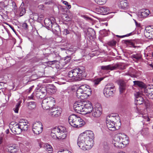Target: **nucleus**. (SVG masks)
Segmentation results:
<instances>
[{
	"label": "nucleus",
	"mask_w": 153,
	"mask_h": 153,
	"mask_svg": "<svg viewBox=\"0 0 153 153\" xmlns=\"http://www.w3.org/2000/svg\"><path fill=\"white\" fill-rule=\"evenodd\" d=\"M94 134L90 130L86 131L79 135L77 144L78 146L83 150L90 149L93 146Z\"/></svg>",
	"instance_id": "f257e3e1"
},
{
	"label": "nucleus",
	"mask_w": 153,
	"mask_h": 153,
	"mask_svg": "<svg viewBox=\"0 0 153 153\" xmlns=\"http://www.w3.org/2000/svg\"><path fill=\"white\" fill-rule=\"evenodd\" d=\"M112 143L114 146L123 148L128 143V137L124 133H118L114 136Z\"/></svg>",
	"instance_id": "f03ea898"
},
{
	"label": "nucleus",
	"mask_w": 153,
	"mask_h": 153,
	"mask_svg": "<svg viewBox=\"0 0 153 153\" xmlns=\"http://www.w3.org/2000/svg\"><path fill=\"white\" fill-rule=\"evenodd\" d=\"M76 96L77 98L83 100L87 98L91 94L90 87L87 85H82L79 87L76 91Z\"/></svg>",
	"instance_id": "7ed1b4c3"
},
{
	"label": "nucleus",
	"mask_w": 153,
	"mask_h": 153,
	"mask_svg": "<svg viewBox=\"0 0 153 153\" xmlns=\"http://www.w3.org/2000/svg\"><path fill=\"white\" fill-rule=\"evenodd\" d=\"M68 122L71 126L76 128L81 127L85 124L83 120L74 114L71 115L69 117Z\"/></svg>",
	"instance_id": "20e7f679"
},
{
	"label": "nucleus",
	"mask_w": 153,
	"mask_h": 153,
	"mask_svg": "<svg viewBox=\"0 0 153 153\" xmlns=\"http://www.w3.org/2000/svg\"><path fill=\"white\" fill-rule=\"evenodd\" d=\"M84 72V70L80 68H76L69 72L68 76L70 78H74L75 81H80L85 76Z\"/></svg>",
	"instance_id": "39448f33"
},
{
	"label": "nucleus",
	"mask_w": 153,
	"mask_h": 153,
	"mask_svg": "<svg viewBox=\"0 0 153 153\" xmlns=\"http://www.w3.org/2000/svg\"><path fill=\"white\" fill-rule=\"evenodd\" d=\"M54 99L51 97H48L44 99L42 101V105L43 109L48 110L51 108L55 105Z\"/></svg>",
	"instance_id": "423d86ee"
},
{
	"label": "nucleus",
	"mask_w": 153,
	"mask_h": 153,
	"mask_svg": "<svg viewBox=\"0 0 153 153\" xmlns=\"http://www.w3.org/2000/svg\"><path fill=\"white\" fill-rule=\"evenodd\" d=\"M115 91V86L112 84L106 85L103 90V94L107 97H108L113 94Z\"/></svg>",
	"instance_id": "0eeeda50"
},
{
	"label": "nucleus",
	"mask_w": 153,
	"mask_h": 153,
	"mask_svg": "<svg viewBox=\"0 0 153 153\" xmlns=\"http://www.w3.org/2000/svg\"><path fill=\"white\" fill-rule=\"evenodd\" d=\"M43 126L40 122L34 123L33 125V131L36 134H39L42 131Z\"/></svg>",
	"instance_id": "6e6552de"
},
{
	"label": "nucleus",
	"mask_w": 153,
	"mask_h": 153,
	"mask_svg": "<svg viewBox=\"0 0 153 153\" xmlns=\"http://www.w3.org/2000/svg\"><path fill=\"white\" fill-rule=\"evenodd\" d=\"M102 108L100 104H97L94 108H92V115L95 117H98L100 116L102 114Z\"/></svg>",
	"instance_id": "1a4fd4ad"
},
{
	"label": "nucleus",
	"mask_w": 153,
	"mask_h": 153,
	"mask_svg": "<svg viewBox=\"0 0 153 153\" xmlns=\"http://www.w3.org/2000/svg\"><path fill=\"white\" fill-rule=\"evenodd\" d=\"M83 102L82 101H78L75 102L73 108L74 110L77 113L84 112Z\"/></svg>",
	"instance_id": "9d476101"
},
{
	"label": "nucleus",
	"mask_w": 153,
	"mask_h": 153,
	"mask_svg": "<svg viewBox=\"0 0 153 153\" xmlns=\"http://www.w3.org/2000/svg\"><path fill=\"white\" fill-rule=\"evenodd\" d=\"M84 108V114H88L90 113L92 110V105L91 103L89 101H83Z\"/></svg>",
	"instance_id": "9b49d317"
},
{
	"label": "nucleus",
	"mask_w": 153,
	"mask_h": 153,
	"mask_svg": "<svg viewBox=\"0 0 153 153\" xmlns=\"http://www.w3.org/2000/svg\"><path fill=\"white\" fill-rule=\"evenodd\" d=\"M13 125L12 123H11L10 125V127L12 132L15 134H20L22 130L18 123L12 126Z\"/></svg>",
	"instance_id": "f8f14e48"
},
{
	"label": "nucleus",
	"mask_w": 153,
	"mask_h": 153,
	"mask_svg": "<svg viewBox=\"0 0 153 153\" xmlns=\"http://www.w3.org/2000/svg\"><path fill=\"white\" fill-rule=\"evenodd\" d=\"M116 124L106 119V124L108 128L110 131H114L119 128L120 126L118 127L116 125Z\"/></svg>",
	"instance_id": "ddd939ff"
},
{
	"label": "nucleus",
	"mask_w": 153,
	"mask_h": 153,
	"mask_svg": "<svg viewBox=\"0 0 153 153\" xmlns=\"http://www.w3.org/2000/svg\"><path fill=\"white\" fill-rule=\"evenodd\" d=\"M144 35L149 39L153 38V26L146 27L144 31Z\"/></svg>",
	"instance_id": "4468645a"
},
{
	"label": "nucleus",
	"mask_w": 153,
	"mask_h": 153,
	"mask_svg": "<svg viewBox=\"0 0 153 153\" xmlns=\"http://www.w3.org/2000/svg\"><path fill=\"white\" fill-rule=\"evenodd\" d=\"M60 128L62 129L61 131H59L57 133L59 135V139H63L65 138L66 137L67 132L66 128L62 126H59L58 127V129Z\"/></svg>",
	"instance_id": "2eb2a0df"
},
{
	"label": "nucleus",
	"mask_w": 153,
	"mask_h": 153,
	"mask_svg": "<svg viewBox=\"0 0 153 153\" xmlns=\"http://www.w3.org/2000/svg\"><path fill=\"white\" fill-rule=\"evenodd\" d=\"M119 8L121 9L126 10L129 7L128 1L126 0H121L118 4Z\"/></svg>",
	"instance_id": "dca6fc26"
},
{
	"label": "nucleus",
	"mask_w": 153,
	"mask_h": 153,
	"mask_svg": "<svg viewBox=\"0 0 153 153\" xmlns=\"http://www.w3.org/2000/svg\"><path fill=\"white\" fill-rule=\"evenodd\" d=\"M71 60V58L69 57H66L64 59H61L60 61V62H58V61L55 60L50 61V62L51 64H53L55 63H56L57 64H59V65H64L66 64L69 62Z\"/></svg>",
	"instance_id": "f3484780"
},
{
	"label": "nucleus",
	"mask_w": 153,
	"mask_h": 153,
	"mask_svg": "<svg viewBox=\"0 0 153 153\" xmlns=\"http://www.w3.org/2000/svg\"><path fill=\"white\" fill-rule=\"evenodd\" d=\"M143 90L144 92L142 93L143 95H146L149 99H153V88H147Z\"/></svg>",
	"instance_id": "a211bd4d"
},
{
	"label": "nucleus",
	"mask_w": 153,
	"mask_h": 153,
	"mask_svg": "<svg viewBox=\"0 0 153 153\" xmlns=\"http://www.w3.org/2000/svg\"><path fill=\"white\" fill-rule=\"evenodd\" d=\"M18 124L22 131H27L28 127V123L27 120H20Z\"/></svg>",
	"instance_id": "6ab92c4d"
},
{
	"label": "nucleus",
	"mask_w": 153,
	"mask_h": 153,
	"mask_svg": "<svg viewBox=\"0 0 153 153\" xmlns=\"http://www.w3.org/2000/svg\"><path fill=\"white\" fill-rule=\"evenodd\" d=\"M141 93L139 92H137L135 94L136 97L135 102L137 105H140L143 104L144 100L143 97L141 96Z\"/></svg>",
	"instance_id": "aec40b11"
},
{
	"label": "nucleus",
	"mask_w": 153,
	"mask_h": 153,
	"mask_svg": "<svg viewBox=\"0 0 153 153\" xmlns=\"http://www.w3.org/2000/svg\"><path fill=\"white\" fill-rule=\"evenodd\" d=\"M118 66V64H116L114 65H109L106 66H102L100 67L101 70L113 71L117 69Z\"/></svg>",
	"instance_id": "412c9836"
},
{
	"label": "nucleus",
	"mask_w": 153,
	"mask_h": 153,
	"mask_svg": "<svg viewBox=\"0 0 153 153\" xmlns=\"http://www.w3.org/2000/svg\"><path fill=\"white\" fill-rule=\"evenodd\" d=\"M150 13V12L149 10L142 9L139 13L138 17L141 18H146L148 16Z\"/></svg>",
	"instance_id": "4be33fe9"
},
{
	"label": "nucleus",
	"mask_w": 153,
	"mask_h": 153,
	"mask_svg": "<svg viewBox=\"0 0 153 153\" xmlns=\"http://www.w3.org/2000/svg\"><path fill=\"white\" fill-rule=\"evenodd\" d=\"M61 129L62 130V129L61 128L58 129V127L56 128L52 129L51 133V136L52 137L55 139H59V135L57 133L58 131H61Z\"/></svg>",
	"instance_id": "5701e85b"
},
{
	"label": "nucleus",
	"mask_w": 153,
	"mask_h": 153,
	"mask_svg": "<svg viewBox=\"0 0 153 153\" xmlns=\"http://www.w3.org/2000/svg\"><path fill=\"white\" fill-rule=\"evenodd\" d=\"M52 20L54 22L55 19L53 17H51L50 19L49 18H46L44 20V22L47 27H48L49 28H51V27H52V25L53 23L52 22Z\"/></svg>",
	"instance_id": "b1692460"
},
{
	"label": "nucleus",
	"mask_w": 153,
	"mask_h": 153,
	"mask_svg": "<svg viewBox=\"0 0 153 153\" xmlns=\"http://www.w3.org/2000/svg\"><path fill=\"white\" fill-rule=\"evenodd\" d=\"M108 120H109L116 123H118L120 124V117L118 116H109L107 117L106 118Z\"/></svg>",
	"instance_id": "393cba45"
},
{
	"label": "nucleus",
	"mask_w": 153,
	"mask_h": 153,
	"mask_svg": "<svg viewBox=\"0 0 153 153\" xmlns=\"http://www.w3.org/2000/svg\"><path fill=\"white\" fill-rule=\"evenodd\" d=\"M119 85L120 91V93H122L124 92L126 89V84L125 82L123 80H120L119 81Z\"/></svg>",
	"instance_id": "a878e982"
},
{
	"label": "nucleus",
	"mask_w": 153,
	"mask_h": 153,
	"mask_svg": "<svg viewBox=\"0 0 153 153\" xmlns=\"http://www.w3.org/2000/svg\"><path fill=\"white\" fill-rule=\"evenodd\" d=\"M53 31L56 33H59L61 32L59 25L56 24L54 23L52 25V27H51Z\"/></svg>",
	"instance_id": "bb28decb"
},
{
	"label": "nucleus",
	"mask_w": 153,
	"mask_h": 153,
	"mask_svg": "<svg viewBox=\"0 0 153 153\" xmlns=\"http://www.w3.org/2000/svg\"><path fill=\"white\" fill-rule=\"evenodd\" d=\"M98 10H100L98 11V12L100 13H105L109 12L108 11L110 10V8L105 6H102L100 7L99 9H98Z\"/></svg>",
	"instance_id": "cd10ccee"
},
{
	"label": "nucleus",
	"mask_w": 153,
	"mask_h": 153,
	"mask_svg": "<svg viewBox=\"0 0 153 153\" xmlns=\"http://www.w3.org/2000/svg\"><path fill=\"white\" fill-rule=\"evenodd\" d=\"M133 82L135 85L138 86L143 88V89L144 88L145 85L142 82L138 81H133Z\"/></svg>",
	"instance_id": "c85d7f7f"
},
{
	"label": "nucleus",
	"mask_w": 153,
	"mask_h": 153,
	"mask_svg": "<svg viewBox=\"0 0 153 153\" xmlns=\"http://www.w3.org/2000/svg\"><path fill=\"white\" fill-rule=\"evenodd\" d=\"M28 107L29 109H33L36 107V103L34 101H31L28 103Z\"/></svg>",
	"instance_id": "c756f323"
},
{
	"label": "nucleus",
	"mask_w": 153,
	"mask_h": 153,
	"mask_svg": "<svg viewBox=\"0 0 153 153\" xmlns=\"http://www.w3.org/2000/svg\"><path fill=\"white\" fill-rule=\"evenodd\" d=\"M44 149L49 153H51L53 151V148L52 146L48 144H46L44 145Z\"/></svg>",
	"instance_id": "7c9ffc66"
},
{
	"label": "nucleus",
	"mask_w": 153,
	"mask_h": 153,
	"mask_svg": "<svg viewBox=\"0 0 153 153\" xmlns=\"http://www.w3.org/2000/svg\"><path fill=\"white\" fill-rule=\"evenodd\" d=\"M53 112L52 113H51V116L53 117H56L59 116L61 114V111L57 110L55 111V112L53 111Z\"/></svg>",
	"instance_id": "2f4dec72"
},
{
	"label": "nucleus",
	"mask_w": 153,
	"mask_h": 153,
	"mask_svg": "<svg viewBox=\"0 0 153 153\" xmlns=\"http://www.w3.org/2000/svg\"><path fill=\"white\" fill-rule=\"evenodd\" d=\"M42 94V92H40L38 90V91H36V96L38 98L42 99L45 96Z\"/></svg>",
	"instance_id": "473e14b6"
},
{
	"label": "nucleus",
	"mask_w": 153,
	"mask_h": 153,
	"mask_svg": "<svg viewBox=\"0 0 153 153\" xmlns=\"http://www.w3.org/2000/svg\"><path fill=\"white\" fill-rule=\"evenodd\" d=\"M88 32L90 36L93 37H95V32L93 29H91L88 31Z\"/></svg>",
	"instance_id": "72a5a7b5"
},
{
	"label": "nucleus",
	"mask_w": 153,
	"mask_h": 153,
	"mask_svg": "<svg viewBox=\"0 0 153 153\" xmlns=\"http://www.w3.org/2000/svg\"><path fill=\"white\" fill-rule=\"evenodd\" d=\"M94 1L99 5H103L105 4L107 2V0H94Z\"/></svg>",
	"instance_id": "f704fd0d"
},
{
	"label": "nucleus",
	"mask_w": 153,
	"mask_h": 153,
	"mask_svg": "<svg viewBox=\"0 0 153 153\" xmlns=\"http://www.w3.org/2000/svg\"><path fill=\"white\" fill-rule=\"evenodd\" d=\"M103 147L104 150L105 151H108L109 149V144L106 142H104Z\"/></svg>",
	"instance_id": "c9c22d12"
},
{
	"label": "nucleus",
	"mask_w": 153,
	"mask_h": 153,
	"mask_svg": "<svg viewBox=\"0 0 153 153\" xmlns=\"http://www.w3.org/2000/svg\"><path fill=\"white\" fill-rule=\"evenodd\" d=\"M131 56L132 59L134 58L137 60H139L141 58V55L138 54L132 55Z\"/></svg>",
	"instance_id": "e433bc0d"
},
{
	"label": "nucleus",
	"mask_w": 153,
	"mask_h": 153,
	"mask_svg": "<svg viewBox=\"0 0 153 153\" xmlns=\"http://www.w3.org/2000/svg\"><path fill=\"white\" fill-rule=\"evenodd\" d=\"M48 88L50 90H52V93H53L55 92L56 91V87L53 85H49L48 86Z\"/></svg>",
	"instance_id": "4c0bfd02"
},
{
	"label": "nucleus",
	"mask_w": 153,
	"mask_h": 153,
	"mask_svg": "<svg viewBox=\"0 0 153 153\" xmlns=\"http://www.w3.org/2000/svg\"><path fill=\"white\" fill-rule=\"evenodd\" d=\"M103 78H99L95 79L94 81V83L95 85H97L103 79Z\"/></svg>",
	"instance_id": "58836bf2"
},
{
	"label": "nucleus",
	"mask_w": 153,
	"mask_h": 153,
	"mask_svg": "<svg viewBox=\"0 0 153 153\" xmlns=\"http://www.w3.org/2000/svg\"><path fill=\"white\" fill-rule=\"evenodd\" d=\"M19 10L21 16H22L25 13L26 10L24 7H20L19 8Z\"/></svg>",
	"instance_id": "ea45409f"
},
{
	"label": "nucleus",
	"mask_w": 153,
	"mask_h": 153,
	"mask_svg": "<svg viewBox=\"0 0 153 153\" xmlns=\"http://www.w3.org/2000/svg\"><path fill=\"white\" fill-rule=\"evenodd\" d=\"M20 103L19 102L18 103H17L16 105L15 108L13 109L14 111L16 113H18L19 110V108L20 106Z\"/></svg>",
	"instance_id": "a19ab883"
},
{
	"label": "nucleus",
	"mask_w": 153,
	"mask_h": 153,
	"mask_svg": "<svg viewBox=\"0 0 153 153\" xmlns=\"http://www.w3.org/2000/svg\"><path fill=\"white\" fill-rule=\"evenodd\" d=\"M63 4H65L67 6V9H69L71 8V6L70 4H69L66 1H62Z\"/></svg>",
	"instance_id": "79ce46f5"
},
{
	"label": "nucleus",
	"mask_w": 153,
	"mask_h": 153,
	"mask_svg": "<svg viewBox=\"0 0 153 153\" xmlns=\"http://www.w3.org/2000/svg\"><path fill=\"white\" fill-rule=\"evenodd\" d=\"M39 91L40 92H42V94L44 95V96L45 95L47 92V90L45 88H42L41 89L39 90Z\"/></svg>",
	"instance_id": "37998d69"
},
{
	"label": "nucleus",
	"mask_w": 153,
	"mask_h": 153,
	"mask_svg": "<svg viewBox=\"0 0 153 153\" xmlns=\"http://www.w3.org/2000/svg\"><path fill=\"white\" fill-rule=\"evenodd\" d=\"M34 16H36L37 19H42L44 17V16L43 15L40 14L38 15L37 13H34L33 14Z\"/></svg>",
	"instance_id": "c03bdc74"
},
{
	"label": "nucleus",
	"mask_w": 153,
	"mask_h": 153,
	"mask_svg": "<svg viewBox=\"0 0 153 153\" xmlns=\"http://www.w3.org/2000/svg\"><path fill=\"white\" fill-rule=\"evenodd\" d=\"M19 147L16 144H14L12 146L9 147L10 151L11 150L14 149H15Z\"/></svg>",
	"instance_id": "a18cd8bd"
},
{
	"label": "nucleus",
	"mask_w": 153,
	"mask_h": 153,
	"mask_svg": "<svg viewBox=\"0 0 153 153\" xmlns=\"http://www.w3.org/2000/svg\"><path fill=\"white\" fill-rule=\"evenodd\" d=\"M50 109V111L51 113H53V111H54V112H55V111L58 110L57 108H49Z\"/></svg>",
	"instance_id": "49530a36"
},
{
	"label": "nucleus",
	"mask_w": 153,
	"mask_h": 153,
	"mask_svg": "<svg viewBox=\"0 0 153 153\" xmlns=\"http://www.w3.org/2000/svg\"><path fill=\"white\" fill-rule=\"evenodd\" d=\"M33 87H34V86H32L30 87L29 88V89H28L26 90V92L27 94H29V93H30Z\"/></svg>",
	"instance_id": "de8ad7c7"
},
{
	"label": "nucleus",
	"mask_w": 153,
	"mask_h": 153,
	"mask_svg": "<svg viewBox=\"0 0 153 153\" xmlns=\"http://www.w3.org/2000/svg\"><path fill=\"white\" fill-rule=\"evenodd\" d=\"M19 149V147L17 148H16L15 149H14L11 150V152L12 153H16Z\"/></svg>",
	"instance_id": "09e8293b"
},
{
	"label": "nucleus",
	"mask_w": 153,
	"mask_h": 153,
	"mask_svg": "<svg viewBox=\"0 0 153 153\" xmlns=\"http://www.w3.org/2000/svg\"><path fill=\"white\" fill-rule=\"evenodd\" d=\"M22 27L25 29L27 28L28 25L26 23H23L22 24Z\"/></svg>",
	"instance_id": "8fccbe9b"
},
{
	"label": "nucleus",
	"mask_w": 153,
	"mask_h": 153,
	"mask_svg": "<svg viewBox=\"0 0 153 153\" xmlns=\"http://www.w3.org/2000/svg\"><path fill=\"white\" fill-rule=\"evenodd\" d=\"M143 117L145 119V120L147 122H148L150 121V119L149 117L148 116H143Z\"/></svg>",
	"instance_id": "3c124183"
},
{
	"label": "nucleus",
	"mask_w": 153,
	"mask_h": 153,
	"mask_svg": "<svg viewBox=\"0 0 153 153\" xmlns=\"http://www.w3.org/2000/svg\"><path fill=\"white\" fill-rule=\"evenodd\" d=\"M116 42L115 41H112L109 42V45L111 46H113L116 44Z\"/></svg>",
	"instance_id": "603ef678"
},
{
	"label": "nucleus",
	"mask_w": 153,
	"mask_h": 153,
	"mask_svg": "<svg viewBox=\"0 0 153 153\" xmlns=\"http://www.w3.org/2000/svg\"><path fill=\"white\" fill-rule=\"evenodd\" d=\"M63 34L66 35L69 33V31L67 29H65L63 31Z\"/></svg>",
	"instance_id": "864d4df0"
},
{
	"label": "nucleus",
	"mask_w": 153,
	"mask_h": 153,
	"mask_svg": "<svg viewBox=\"0 0 153 153\" xmlns=\"http://www.w3.org/2000/svg\"><path fill=\"white\" fill-rule=\"evenodd\" d=\"M52 3L51 0H49V1L47 0L45 2V4H50Z\"/></svg>",
	"instance_id": "5fc2aeb1"
},
{
	"label": "nucleus",
	"mask_w": 153,
	"mask_h": 153,
	"mask_svg": "<svg viewBox=\"0 0 153 153\" xmlns=\"http://www.w3.org/2000/svg\"><path fill=\"white\" fill-rule=\"evenodd\" d=\"M131 34V33L129 34H128L127 35H124V36H118V35H117V37H120V38H123L124 37H125V36H129Z\"/></svg>",
	"instance_id": "6e6d98bb"
},
{
	"label": "nucleus",
	"mask_w": 153,
	"mask_h": 153,
	"mask_svg": "<svg viewBox=\"0 0 153 153\" xmlns=\"http://www.w3.org/2000/svg\"><path fill=\"white\" fill-rule=\"evenodd\" d=\"M34 95L33 94H32L30 96H28L27 97L28 100L33 99V98Z\"/></svg>",
	"instance_id": "4d7b16f0"
},
{
	"label": "nucleus",
	"mask_w": 153,
	"mask_h": 153,
	"mask_svg": "<svg viewBox=\"0 0 153 153\" xmlns=\"http://www.w3.org/2000/svg\"><path fill=\"white\" fill-rule=\"evenodd\" d=\"M136 25L137 27H140V23H138L136 22V20H134Z\"/></svg>",
	"instance_id": "13d9d810"
},
{
	"label": "nucleus",
	"mask_w": 153,
	"mask_h": 153,
	"mask_svg": "<svg viewBox=\"0 0 153 153\" xmlns=\"http://www.w3.org/2000/svg\"><path fill=\"white\" fill-rule=\"evenodd\" d=\"M44 7V5L43 4H40L38 6V8L41 9H42Z\"/></svg>",
	"instance_id": "bf43d9fd"
},
{
	"label": "nucleus",
	"mask_w": 153,
	"mask_h": 153,
	"mask_svg": "<svg viewBox=\"0 0 153 153\" xmlns=\"http://www.w3.org/2000/svg\"><path fill=\"white\" fill-rule=\"evenodd\" d=\"M57 153H66V151L63 150L59 151Z\"/></svg>",
	"instance_id": "052dcab7"
},
{
	"label": "nucleus",
	"mask_w": 153,
	"mask_h": 153,
	"mask_svg": "<svg viewBox=\"0 0 153 153\" xmlns=\"http://www.w3.org/2000/svg\"><path fill=\"white\" fill-rule=\"evenodd\" d=\"M9 26H10V28H11L12 29V30H13L14 31L15 30H14V28L13 27V26H12L11 25H9Z\"/></svg>",
	"instance_id": "680f3d73"
},
{
	"label": "nucleus",
	"mask_w": 153,
	"mask_h": 153,
	"mask_svg": "<svg viewBox=\"0 0 153 153\" xmlns=\"http://www.w3.org/2000/svg\"><path fill=\"white\" fill-rule=\"evenodd\" d=\"M149 65L152 68H153V63Z\"/></svg>",
	"instance_id": "e2e57ef3"
},
{
	"label": "nucleus",
	"mask_w": 153,
	"mask_h": 153,
	"mask_svg": "<svg viewBox=\"0 0 153 153\" xmlns=\"http://www.w3.org/2000/svg\"><path fill=\"white\" fill-rule=\"evenodd\" d=\"M26 144V146H29L30 145V143H25Z\"/></svg>",
	"instance_id": "0e129e2a"
},
{
	"label": "nucleus",
	"mask_w": 153,
	"mask_h": 153,
	"mask_svg": "<svg viewBox=\"0 0 153 153\" xmlns=\"http://www.w3.org/2000/svg\"><path fill=\"white\" fill-rule=\"evenodd\" d=\"M63 15L66 18H67V16L66 14H63Z\"/></svg>",
	"instance_id": "69168bd1"
},
{
	"label": "nucleus",
	"mask_w": 153,
	"mask_h": 153,
	"mask_svg": "<svg viewBox=\"0 0 153 153\" xmlns=\"http://www.w3.org/2000/svg\"><path fill=\"white\" fill-rule=\"evenodd\" d=\"M148 130V129L147 128H146L143 129L142 130V132H143L144 130L147 131Z\"/></svg>",
	"instance_id": "338daca9"
},
{
	"label": "nucleus",
	"mask_w": 153,
	"mask_h": 153,
	"mask_svg": "<svg viewBox=\"0 0 153 153\" xmlns=\"http://www.w3.org/2000/svg\"><path fill=\"white\" fill-rule=\"evenodd\" d=\"M10 94H9V95H7V96L8 97V100H9V97H10Z\"/></svg>",
	"instance_id": "774afa93"
}]
</instances>
